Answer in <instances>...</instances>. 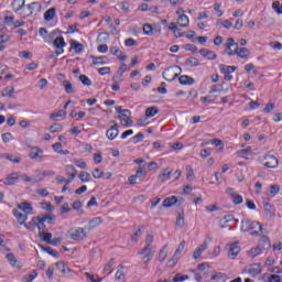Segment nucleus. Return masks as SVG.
<instances>
[{"mask_svg":"<svg viewBox=\"0 0 282 282\" xmlns=\"http://www.w3.org/2000/svg\"><path fill=\"white\" fill-rule=\"evenodd\" d=\"M19 210H23L25 215H30L32 212V205L30 203H21L18 205Z\"/></svg>","mask_w":282,"mask_h":282,"instance_id":"c756f323","label":"nucleus"},{"mask_svg":"<svg viewBox=\"0 0 282 282\" xmlns=\"http://www.w3.org/2000/svg\"><path fill=\"white\" fill-rule=\"evenodd\" d=\"M269 282H281V275H276V274L270 275Z\"/></svg>","mask_w":282,"mask_h":282,"instance_id":"774afa93","label":"nucleus"},{"mask_svg":"<svg viewBox=\"0 0 282 282\" xmlns=\"http://www.w3.org/2000/svg\"><path fill=\"white\" fill-rule=\"evenodd\" d=\"M210 153H213V150H210V148L203 149V150H200V158H208V155H210Z\"/></svg>","mask_w":282,"mask_h":282,"instance_id":"338daca9","label":"nucleus"},{"mask_svg":"<svg viewBox=\"0 0 282 282\" xmlns=\"http://www.w3.org/2000/svg\"><path fill=\"white\" fill-rule=\"evenodd\" d=\"M37 276H39V273L36 272V270H33L31 273L22 278V282H32Z\"/></svg>","mask_w":282,"mask_h":282,"instance_id":"72a5a7b5","label":"nucleus"},{"mask_svg":"<svg viewBox=\"0 0 282 282\" xmlns=\"http://www.w3.org/2000/svg\"><path fill=\"white\" fill-rule=\"evenodd\" d=\"M173 282H183V281H188V275L184 274L182 275V273H177L174 278H172Z\"/></svg>","mask_w":282,"mask_h":282,"instance_id":"49530a36","label":"nucleus"},{"mask_svg":"<svg viewBox=\"0 0 282 282\" xmlns=\"http://www.w3.org/2000/svg\"><path fill=\"white\" fill-rule=\"evenodd\" d=\"M264 160H267L264 163L267 169H276V166H279V159L272 154L264 155Z\"/></svg>","mask_w":282,"mask_h":282,"instance_id":"1a4fd4ad","label":"nucleus"},{"mask_svg":"<svg viewBox=\"0 0 282 282\" xmlns=\"http://www.w3.org/2000/svg\"><path fill=\"white\" fill-rule=\"evenodd\" d=\"M239 252H241V248L237 246V242H232L229 245L228 257L235 259V257H237Z\"/></svg>","mask_w":282,"mask_h":282,"instance_id":"2eb2a0df","label":"nucleus"},{"mask_svg":"<svg viewBox=\"0 0 282 282\" xmlns=\"http://www.w3.org/2000/svg\"><path fill=\"white\" fill-rule=\"evenodd\" d=\"M110 54L116 56L119 61H127V55L118 46H110Z\"/></svg>","mask_w":282,"mask_h":282,"instance_id":"ddd939ff","label":"nucleus"},{"mask_svg":"<svg viewBox=\"0 0 282 282\" xmlns=\"http://www.w3.org/2000/svg\"><path fill=\"white\" fill-rule=\"evenodd\" d=\"M17 180H19V174H17V173L10 174L7 177V180L4 181V184L7 186H12V185L17 184Z\"/></svg>","mask_w":282,"mask_h":282,"instance_id":"a878e982","label":"nucleus"},{"mask_svg":"<svg viewBox=\"0 0 282 282\" xmlns=\"http://www.w3.org/2000/svg\"><path fill=\"white\" fill-rule=\"evenodd\" d=\"M65 45H67V43H65V39L63 36H58L54 40L53 46L56 47V56H61V54H64L65 50L63 47H65Z\"/></svg>","mask_w":282,"mask_h":282,"instance_id":"0eeeda50","label":"nucleus"},{"mask_svg":"<svg viewBox=\"0 0 282 282\" xmlns=\"http://www.w3.org/2000/svg\"><path fill=\"white\" fill-rule=\"evenodd\" d=\"M29 158L31 160H36L37 162H41L43 160V149L39 147H32Z\"/></svg>","mask_w":282,"mask_h":282,"instance_id":"6e6552de","label":"nucleus"},{"mask_svg":"<svg viewBox=\"0 0 282 282\" xmlns=\"http://www.w3.org/2000/svg\"><path fill=\"white\" fill-rule=\"evenodd\" d=\"M66 112L65 110L61 109L57 112H54L50 116V120H54V118H65Z\"/></svg>","mask_w":282,"mask_h":282,"instance_id":"864d4df0","label":"nucleus"},{"mask_svg":"<svg viewBox=\"0 0 282 282\" xmlns=\"http://www.w3.org/2000/svg\"><path fill=\"white\" fill-rule=\"evenodd\" d=\"M119 133L120 130H118V127L111 126L110 129L106 131V137L108 138V140H116Z\"/></svg>","mask_w":282,"mask_h":282,"instance_id":"dca6fc26","label":"nucleus"},{"mask_svg":"<svg viewBox=\"0 0 282 282\" xmlns=\"http://www.w3.org/2000/svg\"><path fill=\"white\" fill-rule=\"evenodd\" d=\"M79 180L80 182L85 183V182H90L91 180V174H89L88 172H82L79 174Z\"/></svg>","mask_w":282,"mask_h":282,"instance_id":"09e8293b","label":"nucleus"},{"mask_svg":"<svg viewBox=\"0 0 282 282\" xmlns=\"http://www.w3.org/2000/svg\"><path fill=\"white\" fill-rule=\"evenodd\" d=\"M93 58V65H107V56H91Z\"/></svg>","mask_w":282,"mask_h":282,"instance_id":"473e14b6","label":"nucleus"},{"mask_svg":"<svg viewBox=\"0 0 282 282\" xmlns=\"http://www.w3.org/2000/svg\"><path fill=\"white\" fill-rule=\"evenodd\" d=\"M182 72V67L180 66H170L165 70H163V78L165 80L172 82L175 80V78H180V73Z\"/></svg>","mask_w":282,"mask_h":282,"instance_id":"7ed1b4c3","label":"nucleus"},{"mask_svg":"<svg viewBox=\"0 0 282 282\" xmlns=\"http://www.w3.org/2000/svg\"><path fill=\"white\" fill-rule=\"evenodd\" d=\"M14 6H17V10H23L25 8V0H14Z\"/></svg>","mask_w":282,"mask_h":282,"instance_id":"0e129e2a","label":"nucleus"},{"mask_svg":"<svg viewBox=\"0 0 282 282\" xmlns=\"http://www.w3.org/2000/svg\"><path fill=\"white\" fill-rule=\"evenodd\" d=\"M184 65L186 67H198L199 59H197L196 57H189V58L185 59Z\"/></svg>","mask_w":282,"mask_h":282,"instance_id":"c85d7f7f","label":"nucleus"},{"mask_svg":"<svg viewBox=\"0 0 282 282\" xmlns=\"http://www.w3.org/2000/svg\"><path fill=\"white\" fill-rule=\"evenodd\" d=\"M226 45V53L228 54V56H235V54H237V52H239V44L235 42V39L229 37L227 40Z\"/></svg>","mask_w":282,"mask_h":282,"instance_id":"39448f33","label":"nucleus"},{"mask_svg":"<svg viewBox=\"0 0 282 282\" xmlns=\"http://www.w3.org/2000/svg\"><path fill=\"white\" fill-rule=\"evenodd\" d=\"M177 23L178 25H181V28H188V23H189L188 15L181 14L177 19Z\"/></svg>","mask_w":282,"mask_h":282,"instance_id":"bb28decb","label":"nucleus"},{"mask_svg":"<svg viewBox=\"0 0 282 282\" xmlns=\"http://www.w3.org/2000/svg\"><path fill=\"white\" fill-rule=\"evenodd\" d=\"M251 232V237H261L263 235V226L259 221H252L249 219L241 220V231L242 232Z\"/></svg>","mask_w":282,"mask_h":282,"instance_id":"f257e3e1","label":"nucleus"},{"mask_svg":"<svg viewBox=\"0 0 282 282\" xmlns=\"http://www.w3.org/2000/svg\"><path fill=\"white\" fill-rule=\"evenodd\" d=\"M39 235H43L45 230H47V226H45V223L37 220L36 223Z\"/></svg>","mask_w":282,"mask_h":282,"instance_id":"3c124183","label":"nucleus"},{"mask_svg":"<svg viewBox=\"0 0 282 282\" xmlns=\"http://www.w3.org/2000/svg\"><path fill=\"white\" fill-rule=\"evenodd\" d=\"M155 257V250L154 251H149L147 254L142 257V263L144 265H148V263Z\"/></svg>","mask_w":282,"mask_h":282,"instance_id":"c9c22d12","label":"nucleus"},{"mask_svg":"<svg viewBox=\"0 0 282 282\" xmlns=\"http://www.w3.org/2000/svg\"><path fill=\"white\" fill-rule=\"evenodd\" d=\"M7 259H8L9 263L13 267H15L19 261V260H17V257H14V253H8Z\"/></svg>","mask_w":282,"mask_h":282,"instance_id":"4d7b16f0","label":"nucleus"},{"mask_svg":"<svg viewBox=\"0 0 282 282\" xmlns=\"http://www.w3.org/2000/svg\"><path fill=\"white\" fill-rule=\"evenodd\" d=\"M227 193H228V195H230L231 202H232V204H235V206H239V204H243V196L237 194V192H235V189L227 188Z\"/></svg>","mask_w":282,"mask_h":282,"instance_id":"9d476101","label":"nucleus"},{"mask_svg":"<svg viewBox=\"0 0 282 282\" xmlns=\"http://www.w3.org/2000/svg\"><path fill=\"white\" fill-rule=\"evenodd\" d=\"M52 219H55V217L52 215H46V216L33 217L32 221H33V224H36V221H42L43 224H45V221H47V224H52Z\"/></svg>","mask_w":282,"mask_h":282,"instance_id":"6ab92c4d","label":"nucleus"},{"mask_svg":"<svg viewBox=\"0 0 282 282\" xmlns=\"http://www.w3.org/2000/svg\"><path fill=\"white\" fill-rule=\"evenodd\" d=\"M86 237L87 231H85V228L78 227L70 230V239H73V241H83Z\"/></svg>","mask_w":282,"mask_h":282,"instance_id":"423d86ee","label":"nucleus"},{"mask_svg":"<svg viewBox=\"0 0 282 282\" xmlns=\"http://www.w3.org/2000/svg\"><path fill=\"white\" fill-rule=\"evenodd\" d=\"M142 236V228H139L132 236L131 241L138 242L140 237Z\"/></svg>","mask_w":282,"mask_h":282,"instance_id":"e2e57ef3","label":"nucleus"},{"mask_svg":"<svg viewBox=\"0 0 282 282\" xmlns=\"http://www.w3.org/2000/svg\"><path fill=\"white\" fill-rule=\"evenodd\" d=\"M279 191H281V187H279V185H271L269 187V195L271 197H274V196L279 195Z\"/></svg>","mask_w":282,"mask_h":282,"instance_id":"c03bdc74","label":"nucleus"},{"mask_svg":"<svg viewBox=\"0 0 282 282\" xmlns=\"http://www.w3.org/2000/svg\"><path fill=\"white\" fill-rule=\"evenodd\" d=\"M124 276H127V274L124 273V265H119L115 279L116 281H122L124 280Z\"/></svg>","mask_w":282,"mask_h":282,"instance_id":"cd10ccee","label":"nucleus"},{"mask_svg":"<svg viewBox=\"0 0 282 282\" xmlns=\"http://www.w3.org/2000/svg\"><path fill=\"white\" fill-rule=\"evenodd\" d=\"M63 87L65 88L66 94H74V87L72 86L69 80H64Z\"/></svg>","mask_w":282,"mask_h":282,"instance_id":"de8ad7c7","label":"nucleus"},{"mask_svg":"<svg viewBox=\"0 0 282 282\" xmlns=\"http://www.w3.org/2000/svg\"><path fill=\"white\" fill-rule=\"evenodd\" d=\"M177 204V197L176 196H171V197H167L163 200L162 203V206L164 208H171V206Z\"/></svg>","mask_w":282,"mask_h":282,"instance_id":"4be33fe9","label":"nucleus"},{"mask_svg":"<svg viewBox=\"0 0 282 282\" xmlns=\"http://www.w3.org/2000/svg\"><path fill=\"white\" fill-rule=\"evenodd\" d=\"M262 206L264 208L265 217H273L274 216V207L270 204V198L262 199Z\"/></svg>","mask_w":282,"mask_h":282,"instance_id":"9b49d317","label":"nucleus"},{"mask_svg":"<svg viewBox=\"0 0 282 282\" xmlns=\"http://www.w3.org/2000/svg\"><path fill=\"white\" fill-rule=\"evenodd\" d=\"M70 47L73 50H75V52L77 54H80L83 52V44H80V43H78V42H76L74 40L70 41Z\"/></svg>","mask_w":282,"mask_h":282,"instance_id":"4c0bfd02","label":"nucleus"},{"mask_svg":"<svg viewBox=\"0 0 282 282\" xmlns=\"http://www.w3.org/2000/svg\"><path fill=\"white\" fill-rule=\"evenodd\" d=\"M176 226L184 228V214H178L176 217Z\"/></svg>","mask_w":282,"mask_h":282,"instance_id":"052dcab7","label":"nucleus"},{"mask_svg":"<svg viewBox=\"0 0 282 282\" xmlns=\"http://www.w3.org/2000/svg\"><path fill=\"white\" fill-rule=\"evenodd\" d=\"M102 175H105V172H102L100 169H95L93 172V177H95V180H100Z\"/></svg>","mask_w":282,"mask_h":282,"instance_id":"69168bd1","label":"nucleus"},{"mask_svg":"<svg viewBox=\"0 0 282 282\" xmlns=\"http://www.w3.org/2000/svg\"><path fill=\"white\" fill-rule=\"evenodd\" d=\"M102 224V218L101 217H95L89 221V230H94V228H97V226H100Z\"/></svg>","mask_w":282,"mask_h":282,"instance_id":"7c9ffc66","label":"nucleus"},{"mask_svg":"<svg viewBox=\"0 0 282 282\" xmlns=\"http://www.w3.org/2000/svg\"><path fill=\"white\" fill-rule=\"evenodd\" d=\"M153 241L154 238L152 235H148L145 238V248H149L150 250H153Z\"/></svg>","mask_w":282,"mask_h":282,"instance_id":"603ef678","label":"nucleus"},{"mask_svg":"<svg viewBox=\"0 0 282 282\" xmlns=\"http://www.w3.org/2000/svg\"><path fill=\"white\" fill-rule=\"evenodd\" d=\"M119 120L122 127H131V124H133V120H131L129 117H119Z\"/></svg>","mask_w":282,"mask_h":282,"instance_id":"a18cd8bd","label":"nucleus"},{"mask_svg":"<svg viewBox=\"0 0 282 282\" xmlns=\"http://www.w3.org/2000/svg\"><path fill=\"white\" fill-rule=\"evenodd\" d=\"M171 173H173L171 167L163 169L159 174V180H161V182H167V180H171Z\"/></svg>","mask_w":282,"mask_h":282,"instance_id":"f3484780","label":"nucleus"},{"mask_svg":"<svg viewBox=\"0 0 282 282\" xmlns=\"http://www.w3.org/2000/svg\"><path fill=\"white\" fill-rule=\"evenodd\" d=\"M48 131L51 133H61V131H63V124L54 123L48 128Z\"/></svg>","mask_w":282,"mask_h":282,"instance_id":"a19ab883","label":"nucleus"},{"mask_svg":"<svg viewBox=\"0 0 282 282\" xmlns=\"http://www.w3.org/2000/svg\"><path fill=\"white\" fill-rule=\"evenodd\" d=\"M12 94H14V87H12V86H8V87L3 88L1 91V96L3 98H12Z\"/></svg>","mask_w":282,"mask_h":282,"instance_id":"2f4dec72","label":"nucleus"},{"mask_svg":"<svg viewBox=\"0 0 282 282\" xmlns=\"http://www.w3.org/2000/svg\"><path fill=\"white\" fill-rule=\"evenodd\" d=\"M236 54L237 56H239V58H248V56L250 55V50H248L247 47H242L238 50Z\"/></svg>","mask_w":282,"mask_h":282,"instance_id":"58836bf2","label":"nucleus"},{"mask_svg":"<svg viewBox=\"0 0 282 282\" xmlns=\"http://www.w3.org/2000/svg\"><path fill=\"white\" fill-rule=\"evenodd\" d=\"M199 54L203 58H207V61H215L217 58V54L208 48L199 50Z\"/></svg>","mask_w":282,"mask_h":282,"instance_id":"4468645a","label":"nucleus"},{"mask_svg":"<svg viewBox=\"0 0 282 282\" xmlns=\"http://www.w3.org/2000/svg\"><path fill=\"white\" fill-rule=\"evenodd\" d=\"M42 249L44 250V252H47L48 254H51V257H54L55 259H58V257H61L58 251L54 250L52 247H42Z\"/></svg>","mask_w":282,"mask_h":282,"instance_id":"e433bc0d","label":"nucleus"},{"mask_svg":"<svg viewBox=\"0 0 282 282\" xmlns=\"http://www.w3.org/2000/svg\"><path fill=\"white\" fill-rule=\"evenodd\" d=\"M13 215L18 219V221H20V224H25V221H28V215L22 214L21 212H19V209H13Z\"/></svg>","mask_w":282,"mask_h":282,"instance_id":"b1692460","label":"nucleus"},{"mask_svg":"<svg viewBox=\"0 0 282 282\" xmlns=\"http://www.w3.org/2000/svg\"><path fill=\"white\" fill-rule=\"evenodd\" d=\"M166 257H169V252L166 251V247H163L159 252V261L160 263L166 261Z\"/></svg>","mask_w":282,"mask_h":282,"instance_id":"79ce46f5","label":"nucleus"},{"mask_svg":"<svg viewBox=\"0 0 282 282\" xmlns=\"http://www.w3.org/2000/svg\"><path fill=\"white\" fill-rule=\"evenodd\" d=\"M66 173L69 175V177H72V180H74L78 171H76L74 165H66Z\"/></svg>","mask_w":282,"mask_h":282,"instance_id":"ea45409f","label":"nucleus"},{"mask_svg":"<svg viewBox=\"0 0 282 282\" xmlns=\"http://www.w3.org/2000/svg\"><path fill=\"white\" fill-rule=\"evenodd\" d=\"M180 257H182L180 253L174 252L172 259L169 260L170 265L171 267L175 265V263H177V261H180Z\"/></svg>","mask_w":282,"mask_h":282,"instance_id":"680f3d73","label":"nucleus"},{"mask_svg":"<svg viewBox=\"0 0 282 282\" xmlns=\"http://www.w3.org/2000/svg\"><path fill=\"white\" fill-rule=\"evenodd\" d=\"M39 237L45 241L46 243H50L52 241V234L51 232H44L40 234Z\"/></svg>","mask_w":282,"mask_h":282,"instance_id":"5fc2aeb1","label":"nucleus"},{"mask_svg":"<svg viewBox=\"0 0 282 282\" xmlns=\"http://www.w3.org/2000/svg\"><path fill=\"white\" fill-rule=\"evenodd\" d=\"M55 265L58 272H62V274H67V271L69 270V268H67L65 262L58 261L57 263H55Z\"/></svg>","mask_w":282,"mask_h":282,"instance_id":"f704fd0d","label":"nucleus"},{"mask_svg":"<svg viewBox=\"0 0 282 282\" xmlns=\"http://www.w3.org/2000/svg\"><path fill=\"white\" fill-rule=\"evenodd\" d=\"M54 17H56V8L54 7L50 8L44 12V20H46L47 22L53 21Z\"/></svg>","mask_w":282,"mask_h":282,"instance_id":"aec40b11","label":"nucleus"},{"mask_svg":"<svg viewBox=\"0 0 282 282\" xmlns=\"http://www.w3.org/2000/svg\"><path fill=\"white\" fill-rule=\"evenodd\" d=\"M178 83L181 85H195V79L191 76H187V75H182L180 78H178Z\"/></svg>","mask_w":282,"mask_h":282,"instance_id":"412c9836","label":"nucleus"},{"mask_svg":"<svg viewBox=\"0 0 282 282\" xmlns=\"http://www.w3.org/2000/svg\"><path fill=\"white\" fill-rule=\"evenodd\" d=\"M260 241L263 243L264 247H261V245H259L258 247L252 248L249 251V257H259V254L263 252L264 248L270 249L271 245H270V239H268V237H262Z\"/></svg>","mask_w":282,"mask_h":282,"instance_id":"20e7f679","label":"nucleus"},{"mask_svg":"<svg viewBox=\"0 0 282 282\" xmlns=\"http://www.w3.org/2000/svg\"><path fill=\"white\" fill-rule=\"evenodd\" d=\"M262 271L261 264L254 263L246 268V272L250 274V276H259V273Z\"/></svg>","mask_w":282,"mask_h":282,"instance_id":"f8f14e48","label":"nucleus"},{"mask_svg":"<svg viewBox=\"0 0 282 282\" xmlns=\"http://www.w3.org/2000/svg\"><path fill=\"white\" fill-rule=\"evenodd\" d=\"M204 250H208V242L204 241L198 248L195 249L193 258L199 259Z\"/></svg>","mask_w":282,"mask_h":282,"instance_id":"a211bd4d","label":"nucleus"},{"mask_svg":"<svg viewBox=\"0 0 282 282\" xmlns=\"http://www.w3.org/2000/svg\"><path fill=\"white\" fill-rule=\"evenodd\" d=\"M79 80H80V83H83V85H85L86 87H91V79H89V77H87V75H80V76H79Z\"/></svg>","mask_w":282,"mask_h":282,"instance_id":"8fccbe9b","label":"nucleus"},{"mask_svg":"<svg viewBox=\"0 0 282 282\" xmlns=\"http://www.w3.org/2000/svg\"><path fill=\"white\" fill-rule=\"evenodd\" d=\"M219 69H220L221 74H234V72L237 70V67L236 66H228V65H225V64H220L219 65Z\"/></svg>","mask_w":282,"mask_h":282,"instance_id":"5701e85b","label":"nucleus"},{"mask_svg":"<svg viewBox=\"0 0 282 282\" xmlns=\"http://www.w3.org/2000/svg\"><path fill=\"white\" fill-rule=\"evenodd\" d=\"M217 279H219V280L226 282V281H228V274L223 273V272H218V273H216V274H214V275L212 276V280H213V281H217Z\"/></svg>","mask_w":282,"mask_h":282,"instance_id":"37998d69","label":"nucleus"},{"mask_svg":"<svg viewBox=\"0 0 282 282\" xmlns=\"http://www.w3.org/2000/svg\"><path fill=\"white\" fill-rule=\"evenodd\" d=\"M142 140H144V133L139 132L137 135H134L131 141L133 142V144H138V142H142Z\"/></svg>","mask_w":282,"mask_h":282,"instance_id":"13d9d810","label":"nucleus"},{"mask_svg":"<svg viewBox=\"0 0 282 282\" xmlns=\"http://www.w3.org/2000/svg\"><path fill=\"white\" fill-rule=\"evenodd\" d=\"M217 25H223V28H226V30H230V28H232V21L224 20L221 22H217Z\"/></svg>","mask_w":282,"mask_h":282,"instance_id":"bf43d9fd","label":"nucleus"},{"mask_svg":"<svg viewBox=\"0 0 282 282\" xmlns=\"http://www.w3.org/2000/svg\"><path fill=\"white\" fill-rule=\"evenodd\" d=\"M143 34L151 36L153 34V26H151V24H149V23H145L143 25Z\"/></svg>","mask_w":282,"mask_h":282,"instance_id":"6e6d98bb","label":"nucleus"},{"mask_svg":"<svg viewBox=\"0 0 282 282\" xmlns=\"http://www.w3.org/2000/svg\"><path fill=\"white\" fill-rule=\"evenodd\" d=\"M158 113H160V109H158V107H155V106H152V107H149L148 109H145L147 118H154V116H158Z\"/></svg>","mask_w":282,"mask_h":282,"instance_id":"393cba45","label":"nucleus"},{"mask_svg":"<svg viewBox=\"0 0 282 282\" xmlns=\"http://www.w3.org/2000/svg\"><path fill=\"white\" fill-rule=\"evenodd\" d=\"M47 175H52V173L47 171H36L32 176L23 175L22 180L23 182H30L31 184H39V182H43V178L47 177Z\"/></svg>","mask_w":282,"mask_h":282,"instance_id":"f03ea898","label":"nucleus"}]
</instances>
